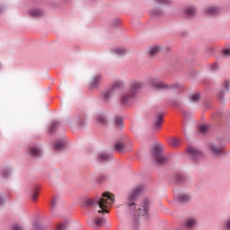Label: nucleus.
Segmentation results:
<instances>
[{
	"mask_svg": "<svg viewBox=\"0 0 230 230\" xmlns=\"http://www.w3.org/2000/svg\"><path fill=\"white\" fill-rule=\"evenodd\" d=\"M142 191L143 186L136 187L128 197V208H129L134 217H145V215H148V209H150L147 199H144L140 204L136 203Z\"/></svg>",
	"mask_w": 230,
	"mask_h": 230,
	"instance_id": "obj_1",
	"label": "nucleus"
},
{
	"mask_svg": "<svg viewBox=\"0 0 230 230\" xmlns=\"http://www.w3.org/2000/svg\"><path fill=\"white\" fill-rule=\"evenodd\" d=\"M112 204H114V195L110 194L109 192L102 193V198L99 199H85L86 206H99V208H101V210H99L98 213H109V208H111Z\"/></svg>",
	"mask_w": 230,
	"mask_h": 230,
	"instance_id": "obj_2",
	"label": "nucleus"
},
{
	"mask_svg": "<svg viewBox=\"0 0 230 230\" xmlns=\"http://www.w3.org/2000/svg\"><path fill=\"white\" fill-rule=\"evenodd\" d=\"M143 89V84L141 82H134L130 84V90L129 92L124 93L121 96V103L123 105H127L128 102H131V100L136 96L137 91Z\"/></svg>",
	"mask_w": 230,
	"mask_h": 230,
	"instance_id": "obj_3",
	"label": "nucleus"
},
{
	"mask_svg": "<svg viewBox=\"0 0 230 230\" xmlns=\"http://www.w3.org/2000/svg\"><path fill=\"white\" fill-rule=\"evenodd\" d=\"M163 146L159 144L155 145L153 147V155L158 164H164L168 163V157L163 155Z\"/></svg>",
	"mask_w": 230,
	"mask_h": 230,
	"instance_id": "obj_4",
	"label": "nucleus"
},
{
	"mask_svg": "<svg viewBox=\"0 0 230 230\" xmlns=\"http://www.w3.org/2000/svg\"><path fill=\"white\" fill-rule=\"evenodd\" d=\"M122 87H123V82L121 81L115 82L108 91L102 93V100H104V102H109V100H111V96L114 94V92L118 91V89H121Z\"/></svg>",
	"mask_w": 230,
	"mask_h": 230,
	"instance_id": "obj_5",
	"label": "nucleus"
},
{
	"mask_svg": "<svg viewBox=\"0 0 230 230\" xmlns=\"http://www.w3.org/2000/svg\"><path fill=\"white\" fill-rule=\"evenodd\" d=\"M149 84H152V87L155 89H170V86L166 84V83L159 81L156 77L152 78Z\"/></svg>",
	"mask_w": 230,
	"mask_h": 230,
	"instance_id": "obj_6",
	"label": "nucleus"
},
{
	"mask_svg": "<svg viewBox=\"0 0 230 230\" xmlns=\"http://www.w3.org/2000/svg\"><path fill=\"white\" fill-rule=\"evenodd\" d=\"M187 154H189V155H190L191 159H193V161H197V159H199V157H200L202 155V153H200V151H199L198 149H196L193 146H189L187 148Z\"/></svg>",
	"mask_w": 230,
	"mask_h": 230,
	"instance_id": "obj_7",
	"label": "nucleus"
},
{
	"mask_svg": "<svg viewBox=\"0 0 230 230\" xmlns=\"http://www.w3.org/2000/svg\"><path fill=\"white\" fill-rule=\"evenodd\" d=\"M100 84H102V75L97 74L93 77V79L90 83V89H94V88L98 87V85H100Z\"/></svg>",
	"mask_w": 230,
	"mask_h": 230,
	"instance_id": "obj_8",
	"label": "nucleus"
},
{
	"mask_svg": "<svg viewBox=\"0 0 230 230\" xmlns=\"http://www.w3.org/2000/svg\"><path fill=\"white\" fill-rule=\"evenodd\" d=\"M161 127H163V114L159 113L156 115L154 124L155 130H161Z\"/></svg>",
	"mask_w": 230,
	"mask_h": 230,
	"instance_id": "obj_9",
	"label": "nucleus"
},
{
	"mask_svg": "<svg viewBox=\"0 0 230 230\" xmlns=\"http://www.w3.org/2000/svg\"><path fill=\"white\" fill-rule=\"evenodd\" d=\"M208 148L210 150V152H212V154H214V155H222V154H224V148H218L217 146L210 144L208 146Z\"/></svg>",
	"mask_w": 230,
	"mask_h": 230,
	"instance_id": "obj_10",
	"label": "nucleus"
},
{
	"mask_svg": "<svg viewBox=\"0 0 230 230\" xmlns=\"http://www.w3.org/2000/svg\"><path fill=\"white\" fill-rule=\"evenodd\" d=\"M206 13H208V15H217L220 13V8L215 6L208 7L206 9Z\"/></svg>",
	"mask_w": 230,
	"mask_h": 230,
	"instance_id": "obj_11",
	"label": "nucleus"
},
{
	"mask_svg": "<svg viewBox=\"0 0 230 230\" xmlns=\"http://www.w3.org/2000/svg\"><path fill=\"white\" fill-rule=\"evenodd\" d=\"M29 153L32 155V157H39L42 154L40 148L37 146L31 147Z\"/></svg>",
	"mask_w": 230,
	"mask_h": 230,
	"instance_id": "obj_12",
	"label": "nucleus"
},
{
	"mask_svg": "<svg viewBox=\"0 0 230 230\" xmlns=\"http://www.w3.org/2000/svg\"><path fill=\"white\" fill-rule=\"evenodd\" d=\"M111 159V155H107L105 153H101L98 155L97 161L99 163H103L105 161H109Z\"/></svg>",
	"mask_w": 230,
	"mask_h": 230,
	"instance_id": "obj_13",
	"label": "nucleus"
},
{
	"mask_svg": "<svg viewBox=\"0 0 230 230\" xmlns=\"http://www.w3.org/2000/svg\"><path fill=\"white\" fill-rule=\"evenodd\" d=\"M113 148L114 150H116V152H119V154H121L125 152V144H121V142H117L114 145Z\"/></svg>",
	"mask_w": 230,
	"mask_h": 230,
	"instance_id": "obj_14",
	"label": "nucleus"
},
{
	"mask_svg": "<svg viewBox=\"0 0 230 230\" xmlns=\"http://www.w3.org/2000/svg\"><path fill=\"white\" fill-rule=\"evenodd\" d=\"M93 224L97 227H101V226H103V224H105V218L103 217H96L93 219Z\"/></svg>",
	"mask_w": 230,
	"mask_h": 230,
	"instance_id": "obj_15",
	"label": "nucleus"
},
{
	"mask_svg": "<svg viewBox=\"0 0 230 230\" xmlns=\"http://www.w3.org/2000/svg\"><path fill=\"white\" fill-rule=\"evenodd\" d=\"M159 51H161V47L155 46V47H151L149 49L148 53H149L150 57H155V55H157V53H159Z\"/></svg>",
	"mask_w": 230,
	"mask_h": 230,
	"instance_id": "obj_16",
	"label": "nucleus"
},
{
	"mask_svg": "<svg viewBox=\"0 0 230 230\" xmlns=\"http://www.w3.org/2000/svg\"><path fill=\"white\" fill-rule=\"evenodd\" d=\"M169 145L173 148H177V146H181V140L175 137H172L169 140Z\"/></svg>",
	"mask_w": 230,
	"mask_h": 230,
	"instance_id": "obj_17",
	"label": "nucleus"
},
{
	"mask_svg": "<svg viewBox=\"0 0 230 230\" xmlns=\"http://www.w3.org/2000/svg\"><path fill=\"white\" fill-rule=\"evenodd\" d=\"M195 226H197V220L193 218L188 219L185 223V227H187L188 229H191L195 227Z\"/></svg>",
	"mask_w": 230,
	"mask_h": 230,
	"instance_id": "obj_18",
	"label": "nucleus"
},
{
	"mask_svg": "<svg viewBox=\"0 0 230 230\" xmlns=\"http://www.w3.org/2000/svg\"><path fill=\"white\" fill-rule=\"evenodd\" d=\"M197 13V10L195 7H187L185 9V14L188 15V17H193Z\"/></svg>",
	"mask_w": 230,
	"mask_h": 230,
	"instance_id": "obj_19",
	"label": "nucleus"
},
{
	"mask_svg": "<svg viewBox=\"0 0 230 230\" xmlns=\"http://www.w3.org/2000/svg\"><path fill=\"white\" fill-rule=\"evenodd\" d=\"M55 150H64L66 148V143L64 141H58L54 144Z\"/></svg>",
	"mask_w": 230,
	"mask_h": 230,
	"instance_id": "obj_20",
	"label": "nucleus"
},
{
	"mask_svg": "<svg viewBox=\"0 0 230 230\" xmlns=\"http://www.w3.org/2000/svg\"><path fill=\"white\" fill-rule=\"evenodd\" d=\"M32 17H42L43 12L40 9H33L30 12Z\"/></svg>",
	"mask_w": 230,
	"mask_h": 230,
	"instance_id": "obj_21",
	"label": "nucleus"
},
{
	"mask_svg": "<svg viewBox=\"0 0 230 230\" xmlns=\"http://www.w3.org/2000/svg\"><path fill=\"white\" fill-rule=\"evenodd\" d=\"M113 53H115V55H118L119 57H123V55H127V50L126 49H113Z\"/></svg>",
	"mask_w": 230,
	"mask_h": 230,
	"instance_id": "obj_22",
	"label": "nucleus"
},
{
	"mask_svg": "<svg viewBox=\"0 0 230 230\" xmlns=\"http://www.w3.org/2000/svg\"><path fill=\"white\" fill-rule=\"evenodd\" d=\"M178 200L180 202H188V200H190V195L188 194H180L178 197H177Z\"/></svg>",
	"mask_w": 230,
	"mask_h": 230,
	"instance_id": "obj_23",
	"label": "nucleus"
},
{
	"mask_svg": "<svg viewBox=\"0 0 230 230\" xmlns=\"http://www.w3.org/2000/svg\"><path fill=\"white\" fill-rule=\"evenodd\" d=\"M115 125L118 128H123V119H121L120 117H116Z\"/></svg>",
	"mask_w": 230,
	"mask_h": 230,
	"instance_id": "obj_24",
	"label": "nucleus"
},
{
	"mask_svg": "<svg viewBox=\"0 0 230 230\" xmlns=\"http://www.w3.org/2000/svg\"><path fill=\"white\" fill-rule=\"evenodd\" d=\"M76 121L78 125H85V117L84 115L78 116Z\"/></svg>",
	"mask_w": 230,
	"mask_h": 230,
	"instance_id": "obj_25",
	"label": "nucleus"
},
{
	"mask_svg": "<svg viewBox=\"0 0 230 230\" xmlns=\"http://www.w3.org/2000/svg\"><path fill=\"white\" fill-rule=\"evenodd\" d=\"M161 15H163V11H155V10L151 11L152 17H161Z\"/></svg>",
	"mask_w": 230,
	"mask_h": 230,
	"instance_id": "obj_26",
	"label": "nucleus"
},
{
	"mask_svg": "<svg viewBox=\"0 0 230 230\" xmlns=\"http://www.w3.org/2000/svg\"><path fill=\"white\" fill-rule=\"evenodd\" d=\"M97 121L101 123V125H105V123H107V119L102 115L97 117Z\"/></svg>",
	"mask_w": 230,
	"mask_h": 230,
	"instance_id": "obj_27",
	"label": "nucleus"
},
{
	"mask_svg": "<svg viewBox=\"0 0 230 230\" xmlns=\"http://www.w3.org/2000/svg\"><path fill=\"white\" fill-rule=\"evenodd\" d=\"M59 123L58 121H53L52 124L50 125V133L55 132V128H57V127H58Z\"/></svg>",
	"mask_w": 230,
	"mask_h": 230,
	"instance_id": "obj_28",
	"label": "nucleus"
},
{
	"mask_svg": "<svg viewBox=\"0 0 230 230\" xmlns=\"http://www.w3.org/2000/svg\"><path fill=\"white\" fill-rule=\"evenodd\" d=\"M191 102H199L200 100V95L199 93H194L190 95Z\"/></svg>",
	"mask_w": 230,
	"mask_h": 230,
	"instance_id": "obj_29",
	"label": "nucleus"
},
{
	"mask_svg": "<svg viewBox=\"0 0 230 230\" xmlns=\"http://www.w3.org/2000/svg\"><path fill=\"white\" fill-rule=\"evenodd\" d=\"M37 199H39V191L36 190L31 195V200L36 202Z\"/></svg>",
	"mask_w": 230,
	"mask_h": 230,
	"instance_id": "obj_30",
	"label": "nucleus"
},
{
	"mask_svg": "<svg viewBox=\"0 0 230 230\" xmlns=\"http://www.w3.org/2000/svg\"><path fill=\"white\" fill-rule=\"evenodd\" d=\"M199 128V131L204 134L205 132H208V125H200Z\"/></svg>",
	"mask_w": 230,
	"mask_h": 230,
	"instance_id": "obj_31",
	"label": "nucleus"
},
{
	"mask_svg": "<svg viewBox=\"0 0 230 230\" xmlns=\"http://www.w3.org/2000/svg\"><path fill=\"white\" fill-rule=\"evenodd\" d=\"M158 4H170V0H155Z\"/></svg>",
	"mask_w": 230,
	"mask_h": 230,
	"instance_id": "obj_32",
	"label": "nucleus"
},
{
	"mask_svg": "<svg viewBox=\"0 0 230 230\" xmlns=\"http://www.w3.org/2000/svg\"><path fill=\"white\" fill-rule=\"evenodd\" d=\"M58 202V197H54L51 200V208H55Z\"/></svg>",
	"mask_w": 230,
	"mask_h": 230,
	"instance_id": "obj_33",
	"label": "nucleus"
},
{
	"mask_svg": "<svg viewBox=\"0 0 230 230\" xmlns=\"http://www.w3.org/2000/svg\"><path fill=\"white\" fill-rule=\"evenodd\" d=\"M13 230H22V226H21L20 225H13L12 226Z\"/></svg>",
	"mask_w": 230,
	"mask_h": 230,
	"instance_id": "obj_34",
	"label": "nucleus"
},
{
	"mask_svg": "<svg viewBox=\"0 0 230 230\" xmlns=\"http://www.w3.org/2000/svg\"><path fill=\"white\" fill-rule=\"evenodd\" d=\"M64 229H66V225H64V224H58V225L57 226V230H64Z\"/></svg>",
	"mask_w": 230,
	"mask_h": 230,
	"instance_id": "obj_35",
	"label": "nucleus"
},
{
	"mask_svg": "<svg viewBox=\"0 0 230 230\" xmlns=\"http://www.w3.org/2000/svg\"><path fill=\"white\" fill-rule=\"evenodd\" d=\"M223 54L225 57H230V49H226L225 50H223Z\"/></svg>",
	"mask_w": 230,
	"mask_h": 230,
	"instance_id": "obj_36",
	"label": "nucleus"
},
{
	"mask_svg": "<svg viewBox=\"0 0 230 230\" xmlns=\"http://www.w3.org/2000/svg\"><path fill=\"white\" fill-rule=\"evenodd\" d=\"M229 85H230V82L225 81L224 87H225V89H226V91H229Z\"/></svg>",
	"mask_w": 230,
	"mask_h": 230,
	"instance_id": "obj_37",
	"label": "nucleus"
},
{
	"mask_svg": "<svg viewBox=\"0 0 230 230\" xmlns=\"http://www.w3.org/2000/svg\"><path fill=\"white\" fill-rule=\"evenodd\" d=\"M2 175H3V177H8V175H10V171L4 170V171L2 172Z\"/></svg>",
	"mask_w": 230,
	"mask_h": 230,
	"instance_id": "obj_38",
	"label": "nucleus"
},
{
	"mask_svg": "<svg viewBox=\"0 0 230 230\" xmlns=\"http://www.w3.org/2000/svg\"><path fill=\"white\" fill-rule=\"evenodd\" d=\"M182 179V176H181V174H178L176 176V180H175V182H181V180Z\"/></svg>",
	"mask_w": 230,
	"mask_h": 230,
	"instance_id": "obj_39",
	"label": "nucleus"
},
{
	"mask_svg": "<svg viewBox=\"0 0 230 230\" xmlns=\"http://www.w3.org/2000/svg\"><path fill=\"white\" fill-rule=\"evenodd\" d=\"M211 68H212V71H216V69H218V64L216 63L212 65Z\"/></svg>",
	"mask_w": 230,
	"mask_h": 230,
	"instance_id": "obj_40",
	"label": "nucleus"
},
{
	"mask_svg": "<svg viewBox=\"0 0 230 230\" xmlns=\"http://www.w3.org/2000/svg\"><path fill=\"white\" fill-rule=\"evenodd\" d=\"M226 229L230 230V219L226 223Z\"/></svg>",
	"mask_w": 230,
	"mask_h": 230,
	"instance_id": "obj_41",
	"label": "nucleus"
},
{
	"mask_svg": "<svg viewBox=\"0 0 230 230\" xmlns=\"http://www.w3.org/2000/svg\"><path fill=\"white\" fill-rule=\"evenodd\" d=\"M218 98H219V100H222L224 98L223 93L218 94Z\"/></svg>",
	"mask_w": 230,
	"mask_h": 230,
	"instance_id": "obj_42",
	"label": "nucleus"
},
{
	"mask_svg": "<svg viewBox=\"0 0 230 230\" xmlns=\"http://www.w3.org/2000/svg\"><path fill=\"white\" fill-rule=\"evenodd\" d=\"M35 229H39V224L34 225Z\"/></svg>",
	"mask_w": 230,
	"mask_h": 230,
	"instance_id": "obj_43",
	"label": "nucleus"
},
{
	"mask_svg": "<svg viewBox=\"0 0 230 230\" xmlns=\"http://www.w3.org/2000/svg\"><path fill=\"white\" fill-rule=\"evenodd\" d=\"M217 116H220V114L217 113V114L213 115V118H217Z\"/></svg>",
	"mask_w": 230,
	"mask_h": 230,
	"instance_id": "obj_44",
	"label": "nucleus"
},
{
	"mask_svg": "<svg viewBox=\"0 0 230 230\" xmlns=\"http://www.w3.org/2000/svg\"><path fill=\"white\" fill-rule=\"evenodd\" d=\"M3 205V199L0 198V206Z\"/></svg>",
	"mask_w": 230,
	"mask_h": 230,
	"instance_id": "obj_45",
	"label": "nucleus"
},
{
	"mask_svg": "<svg viewBox=\"0 0 230 230\" xmlns=\"http://www.w3.org/2000/svg\"><path fill=\"white\" fill-rule=\"evenodd\" d=\"M173 87H179V84H174V85H173Z\"/></svg>",
	"mask_w": 230,
	"mask_h": 230,
	"instance_id": "obj_46",
	"label": "nucleus"
}]
</instances>
